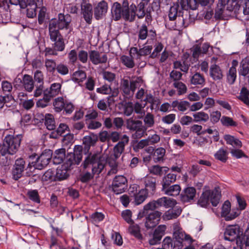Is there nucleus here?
<instances>
[{
    "mask_svg": "<svg viewBox=\"0 0 249 249\" xmlns=\"http://www.w3.org/2000/svg\"><path fill=\"white\" fill-rule=\"evenodd\" d=\"M78 57L77 51L75 49L71 50L67 54L69 64L74 66L78 62Z\"/></svg>",
    "mask_w": 249,
    "mask_h": 249,
    "instance_id": "obj_46",
    "label": "nucleus"
},
{
    "mask_svg": "<svg viewBox=\"0 0 249 249\" xmlns=\"http://www.w3.org/2000/svg\"><path fill=\"white\" fill-rule=\"evenodd\" d=\"M210 75L214 81L220 80L223 77V71L219 65L214 64L210 66Z\"/></svg>",
    "mask_w": 249,
    "mask_h": 249,
    "instance_id": "obj_23",
    "label": "nucleus"
},
{
    "mask_svg": "<svg viewBox=\"0 0 249 249\" xmlns=\"http://www.w3.org/2000/svg\"><path fill=\"white\" fill-rule=\"evenodd\" d=\"M55 73L62 76L67 75L69 73V66L63 62L57 64Z\"/></svg>",
    "mask_w": 249,
    "mask_h": 249,
    "instance_id": "obj_49",
    "label": "nucleus"
},
{
    "mask_svg": "<svg viewBox=\"0 0 249 249\" xmlns=\"http://www.w3.org/2000/svg\"><path fill=\"white\" fill-rule=\"evenodd\" d=\"M53 151L46 149L36 159L35 166L38 170H42L45 168L49 163L52 158Z\"/></svg>",
    "mask_w": 249,
    "mask_h": 249,
    "instance_id": "obj_10",
    "label": "nucleus"
},
{
    "mask_svg": "<svg viewBox=\"0 0 249 249\" xmlns=\"http://www.w3.org/2000/svg\"><path fill=\"white\" fill-rule=\"evenodd\" d=\"M227 152L224 148H221L219 149L214 154L215 159L225 162L227 160Z\"/></svg>",
    "mask_w": 249,
    "mask_h": 249,
    "instance_id": "obj_60",
    "label": "nucleus"
},
{
    "mask_svg": "<svg viewBox=\"0 0 249 249\" xmlns=\"http://www.w3.org/2000/svg\"><path fill=\"white\" fill-rule=\"evenodd\" d=\"M176 179L177 175L173 173H170L164 176L161 181L162 189H166V187L175 182Z\"/></svg>",
    "mask_w": 249,
    "mask_h": 249,
    "instance_id": "obj_32",
    "label": "nucleus"
},
{
    "mask_svg": "<svg viewBox=\"0 0 249 249\" xmlns=\"http://www.w3.org/2000/svg\"><path fill=\"white\" fill-rule=\"evenodd\" d=\"M26 167L25 160L21 158L17 159L15 162L12 170V178L15 180H18L23 175V173Z\"/></svg>",
    "mask_w": 249,
    "mask_h": 249,
    "instance_id": "obj_12",
    "label": "nucleus"
},
{
    "mask_svg": "<svg viewBox=\"0 0 249 249\" xmlns=\"http://www.w3.org/2000/svg\"><path fill=\"white\" fill-rule=\"evenodd\" d=\"M174 68L179 69L183 72H187L190 67V63L187 61H176L173 63Z\"/></svg>",
    "mask_w": 249,
    "mask_h": 249,
    "instance_id": "obj_43",
    "label": "nucleus"
},
{
    "mask_svg": "<svg viewBox=\"0 0 249 249\" xmlns=\"http://www.w3.org/2000/svg\"><path fill=\"white\" fill-rule=\"evenodd\" d=\"M112 187L113 192L117 195L124 192V176H116L113 180Z\"/></svg>",
    "mask_w": 249,
    "mask_h": 249,
    "instance_id": "obj_18",
    "label": "nucleus"
},
{
    "mask_svg": "<svg viewBox=\"0 0 249 249\" xmlns=\"http://www.w3.org/2000/svg\"><path fill=\"white\" fill-rule=\"evenodd\" d=\"M44 124L48 130H53L55 129V122L53 114L50 113L46 114Z\"/></svg>",
    "mask_w": 249,
    "mask_h": 249,
    "instance_id": "obj_36",
    "label": "nucleus"
},
{
    "mask_svg": "<svg viewBox=\"0 0 249 249\" xmlns=\"http://www.w3.org/2000/svg\"><path fill=\"white\" fill-rule=\"evenodd\" d=\"M221 195L217 190H206L201 194L198 200V204L201 207H205L210 201L214 207L219 203Z\"/></svg>",
    "mask_w": 249,
    "mask_h": 249,
    "instance_id": "obj_6",
    "label": "nucleus"
},
{
    "mask_svg": "<svg viewBox=\"0 0 249 249\" xmlns=\"http://www.w3.org/2000/svg\"><path fill=\"white\" fill-rule=\"evenodd\" d=\"M238 99L245 104L249 107V90L245 87H243L240 91Z\"/></svg>",
    "mask_w": 249,
    "mask_h": 249,
    "instance_id": "obj_47",
    "label": "nucleus"
},
{
    "mask_svg": "<svg viewBox=\"0 0 249 249\" xmlns=\"http://www.w3.org/2000/svg\"><path fill=\"white\" fill-rule=\"evenodd\" d=\"M148 194L146 190L141 189L134 197L135 204L139 205L142 203L148 197Z\"/></svg>",
    "mask_w": 249,
    "mask_h": 249,
    "instance_id": "obj_33",
    "label": "nucleus"
},
{
    "mask_svg": "<svg viewBox=\"0 0 249 249\" xmlns=\"http://www.w3.org/2000/svg\"><path fill=\"white\" fill-rule=\"evenodd\" d=\"M83 157V146L80 145H75L73 152L68 153L65 156V161L62 164L69 170L73 168V166L78 165Z\"/></svg>",
    "mask_w": 249,
    "mask_h": 249,
    "instance_id": "obj_5",
    "label": "nucleus"
},
{
    "mask_svg": "<svg viewBox=\"0 0 249 249\" xmlns=\"http://www.w3.org/2000/svg\"><path fill=\"white\" fill-rule=\"evenodd\" d=\"M173 87L177 89L178 96L183 95L187 92V88L186 85L181 81L174 82Z\"/></svg>",
    "mask_w": 249,
    "mask_h": 249,
    "instance_id": "obj_45",
    "label": "nucleus"
},
{
    "mask_svg": "<svg viewBox=\"0 0 249 249\" xmlns=\"http://www.w3.org/2000/svg\"><path fill=\"white\" fill-rule=\"evenodd\" d=\"M182 212V210L180 207L176 206L172 209H170L167 211L163 215V219L165 220H170L177 218L178 217Z\"/></svg>",
    "mask_w": 249,
    "mask_h": 249,
    "instance_id": "obj_26",
    "label": "nucleus"
},
{
    "mask_svg": "<svg viewBox=\"0 0 249 249\" xmlns=\"http://www.w3.org/2000/svg\"><path fill=\"white\" fill-rule=\"evenodd\" d=\"M71 22V16L69 14L64 13H59L57 18H53L50 20L48 25L49 36L50 40L53 43L52 44V47L45 48V56H57L58 52H62L65 50L64 39L60 30L69 29Z\"/></svg>",
    "mask_w": 249,
    "mask_h": 249,
    "instance_id": "obj_1",
    "label": "nucleus"
},
{
    "mask_svg": "<svg viewBox=\"0 0 249 249\" xmlns=\"http://www.w3.org/2000/svg\"><path fill=\"white\" fill-rule=\"evenodd\" d=\"M220 122L221 124L226 127H235L238 125L237 123L232 118L226 116H222Z\"/></svg>",
    "mask_w": 249,
    "mask_h": 249,
    "instance_id": "obj_48",
    "label": "nucleus"
},
{
    "mask_svg": "<svg viewBox=\"0 0 249 249\" xmlns=\"http://www.w3.org/2000/svg\"><path fill=\"white\" fill-rule=\"evenodd\" d=\"M226 77L227 82L230 85L233 84L236 79V69H229Z\"/></svg>",
    "mask_w": 249,
    "mask_h": 249,
    "instance_id": "obj_54",
    "label": "nucleus"
},
{
    "mask_svg": "<svg viewBox=\"0 0 249 249\" xmlns=\"http://www.w3.org/2000/svg\"><path fill=\"white\" fill-rule=\"evenodd\" d=\"M43 181H52L56 180L55 171L52 169L46 171L42 177Z\"/></svg>",
    "mask_w": 249,
    "mask_h": 249,
    "instance_id": "obj_52",
    "label": "nucleus"
},
{
    "mask_svg": "<svg viewBox=\"0 0 249 249\" xmlns=\"http://www.w3.org/2000/svg\"><path fill=\"white\" fill-rule=\"evenodd\" d=\"M161 213L155 211L149 213L146 217L145 226L147 229H151L157 226L160 219Z\"/></svg>",
    "mask_w": 249,
    "mask_h": 249,
    "instance_id": "obj_16",
    "label": "nucleus"
},
{
    "mask_svg": "<svg viewBox=\"0 0 249 249\" xmlns=\"http://www.w3.org/2000/svg\"><path fill=\"white\" fill-rule=\"evenodd\" d=\"M126 124L127 128L135 130L141 126L142 123L139 120L135 121L132 119H129L127 121Z\"/></svg>",
    "mask_w": 249,
    "mask_h": 249,
    "instance_id": "obj_57",
    "label": "nucleus"
},
{
    "mask_svg": "<svg viewBox=\"0 0 249 249\" xmlns=\"http://www.w3.org/2000/svg\"><path fill=\"white\" fill-rule=\"evenodd\" d=\"M78 61L82 64H86L88 62L89 56V52L84 50H81L78 52Z\"/></svg>",
    "mask_w": 249,
    "mask_h": 249,
    "instance_id": "obj_59",
    "label": "nucleus"
},
{
    "mask_svg": "<svg viewBox=\"0 0 249 249\" xmlns=\"http://www.w3.org/2000/svg\"><path fill=\"white\" fill-rule=\"evenodd\" d=\"M123 7L121 6V4L118 2H115L113 4L111 8V15L112 18L118 21L120 20L122 17L124 18V0L122 2Z\"/></svg>",
    "mask_w": 249,
    "mask_h": 249,
    "instance_id": "obj_17",
    "label": "nucleus"
},
{
    "mask_svg": "<svg viewBox=\"0 0 249 249\" xmlns=\"http://www.w3.org/2000/svg\"><path fill=\"white\" fill-rule=\"evenodd\" d=\"M138 41L140 40H143L148 38L146 41V44L151 43V42L155 40L157 37L156 32L154 29L148 30V28L145 24H142L139 29L138 32Z\"/></svg>",
    "mask_w": 249,
    "mask_h": 249,
    "instance_id": "obj_9",
    "label": "nucleus"
},
{
    "mask_svg": "<svg viewBox=\"0 0 249 249\" xmlns=\"http://www.w3.org/2000/svg\"><path fill=\"white\" fill-rule=\"evenodd\" d=\"M57 64L53 59H47L45 61V66L46 70L52 75H55Z\"/></svg>",
    "mask_w": 249,
    "mask_h": 249,
    "instance_id": "obj_39",
    "label": "nucleus"
},
{
    "mask_svg": "<svg viewBox=\"0 0 249 249\" xmlns=\"http://www.w3.org/2000/svg\"><path fill=\"white\" fill-rule=\"evenodd\" d=\"M104 158L99 153H89L81 164L84 170L91 169L93 174H100L106 165Z\"/></svg>",
    "mask_w": 249,
    "mask_h": 249,
    "instance_id": "obj_4",
    "label": "nucleus"
},
{
    "mask_svg": "<svg viewBox=\"0 0 249 249\" xmlns=\"http://www.w3.org/2000/svg\"><path fill=\"white\" fill-rule=\"evenodd\" d=\"M166 226L165 225H159L154 231L153 234L161 241L162 237L165 234Z\"/></svg>",
    "mask_w": 249,
    "mask_h": 249,
    "instance_id": "obj_53",
    "label": "nucleus"
},
{
    "mask_svg": "<svg viewBox=\"0 0 249 249\" xmlns=\"http://www.w3.org/2000/svg\"><path fill=\"white\" fill-rule=\"evenodd\" d=\"M54 111L60 113L63 111V114L69 115L72 113L74 110V105L69 100L64 99L63 97H58L55 98L53 102Z\"/></svg>",
    "mask_w": 249,
    "mask_h": 249,
    "instance_id": "obj_7",
    "label": "nucleus"
},
{
    "mask_svg": "<svg viewBox=\"0 0 249 249\" xmlns=\"http://www.w3.org/2000/svg\"><path fill=\"white\" fill-rule=\"evenodd\" d=\"M86 78V72L82 70H78L75 71L72 76V80L75 82H83Z\"/></svg>",
    "mask_w": 249,
    "mask_h": 249,
    "instance_id": "obj_50",
    "label": "nucleus"
},
{
    "mask_svg": "<svg viewBox=\"0 0 249 249\" xmlns=\"http://www.w3.org/2000/svg\"><path fill=\"white\" fill-rule=\"evenodd\" d=\"M196 195V190L194 187L185 188L181 194V200L183 202H188L193 200Z\"/></svg>",
    "mask_w": 249,
    "mask_h": 249,
    "instance_id": "obj_22",
    "label": "nucleus"
},
{
    "mask_svg": "<svg viewBox=\"0 0 249 249\" xmlns=\"http://www.w3.org/2000/svg\"><path fill=\"white\" fill-rule=\"evenodd\" d=\"M221 7L218 8L215 10L214 17L216 19H223L224 18V13L226 11L229 12L231 11L227 9V3H225V0H220Z\"/></svg>",
    "mask_w": 249,
    "mask_h": 249,
    "instance_id": "obj_40",
    "label": "nucleus"
},
{
    "mask_svg": "<svg viewBox=\"0 0 249 249\" xmlns=\"http://www.w3.org/2000/svg\"><path fill=\"white\" fill-rule=\"evenodd\" d=\"M51 100V98L47 95V94L44 92L43 98L38 100L36 103V105L38 107H45L49 105Z\"/></svg>",
    "mask_w": 249,
    "mask_h": 249,
    "instance_id": "obj_56",
    "label": "nucleus"
},
{
    "mask_svg": "<svg viewBox=\"0 0 249 249\" xmlns=\"http://www.w3.org/2000/svg\"><path fill=\"white\" fill-rule=\"evenodd\" d=\"M89 58L90 62L94 65L106 63L108 59L106 53L97 50L89 51Z\"/></svg>",
    "mask_w": 249,
    "mask_h": 249,
    "instance_id": "obj_13",
    "label": "nucleus"
},
{
    "mask_svg": "<svg viewBox=\"0 0 249 249\" xmlns=\"http://www.w3.org/2000/svg\"><path fill=\"white\" fill-rule=\"evenodd\" d=\"M144 185V190L150 195H154L156 190L157 178L151 176L147 175L143 179Z\"/></svg>",
    "mask_w": 249,
    "mask_h": 249,
    "instance_id": "obj_15",
    "label": "nucleus"
},
{
    "mask_svg": "<svg viewBox=\"0 0 249 249\" xmlns=\"http://www.w3.org/2000/svg\"><path fill=\"white\" fill-rule=\"evenodd\" d=\"M26 195L28 198L34 203H40V197L37 190H29L26 194Z\"/></svg>",
    "mask_w": 249,
    "mask_h": 249,
    "instance_id": "obj_38",
    "label": "nucleus"
},
{
    "mask_svg": "<svg viewBox=\"0 0 249 249\" xmlns=\"http://www.w3.org/2000/svg\"><path fill=\"white\" fill-rule=\"evenodd\" d=\"M21 135H8L4 138L0 146V152L2 156H5V160L2 159V164L4 166H8L13 161L11 156L15 154L18 151L22 140Z\"/></svg>",
    "mask_w": 249,
    "mask_h": 249,
    "instance_id": "obj_3",
    "label": "nucleus"
},
{
    "mask_svg": "<svg viewBox=\"0 0 249 249\" xmlns=\"http://www.w3.org/2000/svg\"><path fill=\"white\" fill-rule=\"evenodd\" d=\"M108 10V4L105 0H102L94 5V16L96 20H100L106 16Z\"/></svg>",
    "mask_w": 249,
    "mask_h": 249,
    "instance_id": "obj_14",
    "label": "nucleus"
},
{
    "mask_svg": "<svg viewBox=\"0 0 249 249\" xmlns=\"http://www.w3.org/2000/svg\"><path fill=\"white\" fill-rule=\"evenodd\" d=\"M237 246H239L240 249H244L245 248L247 249L249 248V232L243 235L241 238L237 240Z\"/></svg>",
    "mask_w": 249,
    "mask_h": 249,
    "instance_id": "obj_42",
    "label": "nucleus"
},
{
    "mask_svg": "<svg viewBox=\"0 0 249 249\" xmlns=\"http://www.w3.org/2000/svg\"><path fill=\"white\" fill-rule=\"evenodd\" d=\"M11 15L9 11L3 9L0 11V23L6 24L11 20Z\"/></svg>",
    "mask_w": 249,
    "mask_h": 249,
    "instance_id": "obj_58",
    "label": "nucleus"
},
{
    "mask_svg": "<svg viewBox=\"0 0 249 249\" xmlns=\"http://www.w3.org/2000/svg\"><path fill=\"white\" fill-rule=\"evenodd\" d=\"M125 20H127L129 21H133L134 20L136 14V12L137 7L135 4H132L129 7H128V3L127 0H125Z\"/></svg>",
    "mask_w": 249,
    "mask_h": 249,
    "instance_id": "obj_27",
    "label": "nucleus"
},
{
    "mask_svg": "<svg viewBox=\"0 0 249 249\" xmlns=\"http://www.w3.org/2000/svg\"><path fill=\"white\" fill-rule=\"evenodd\" d=\"M82 13L83 18L88 24H90L92 22L93 10L91 4L87 3L84 4L81 7Z\"/></svg>",
    "mask_w": 249,
    "mask_h": 249,
    "instance_id": "obj_21",
    "label": "nucleus"
},
{
    "mask_svg": "<svg viewBox=\"0 0 249 249\" xmlns=\"http://www.w3.org/2000/svg\"><path fill=\"white\" fill-rule=\"evenodd\" d=\"M22 83L25 89L28 92H31L34 88V82L32 76L25 74L22 78Z\"/></svg>",
    "mask_w": 249,
    "mask_h": 249,
    "instance_id": "obj_31",
    "label": "nucleus"
},
{
    "mask_svg": "<svg viewBox=\"0 0 249 249\" xmlns=\"http://www.w3.org/2000/svg\"><path fill=\"white\" fill-rule=\"evenodd\" d=\"M138 186L137 184H133L131 185L129 189H128V193L129 194V196L125 195V207H127V205L129 204L130 202V197H134L135 194H136L138 192Z\"/></svg>",
    "mask_w": 249,
    "mask_h": 249,
    "instance_id": "obj_51",
    "label": "nucleus"
},
{
    "mask_svg": "<svg viewBox=\"0 0 249 249\" xmlns=\"http://www.w3.org/2000/svg\"><path fill=\"white\" fill-rule=\"evenodd\" d=\"M209 48V45L207 43L196 44L191 49L192 56L194 59H198L201 54H206Z\"/></svg>",
    "mask_w": 249,
    "mask_h": 249,
    "instance_id": "obj_19",
    "label": "nucleus"
},
{
    "mask_svg": "<svg viewBox=\"0 0 249 249\" xmlns=\"http://www.w3.org/2000/svg\"><path fill=\"white\" fill-rule=\"evenodd\" d=\"M66 156V149L64 148L56 150L52 154V160L54 164L61 163Z\"/></svg>",
    "mask_w": 249,
    "mask_h": 249,
    "instance_id": "obj_24",
    "label": "nucleus"
},
{
    "mask_svg": "<svg viewBox=\"0 0 249 249\" xmlns=\"http://www.w3.org/2000/svg\"><path fill=\"white\" fill-rule=\"evenodd\" d=\"M161 190L165 195L175 196L179 194L181 187L178 184H175L168 186L166 189H162Z\"/></svg>",
    "mask_w": 249,
    "mask_h": 249,
    "instance_id": "obj_29",
    "label": "nucleus"
},
{
    "mask_svg": "<svg viewBox=\"0 0 249 249\" xmlns=\"http://www.w3.org/2000/svg\"><path fill=\"white\" fill-rule=\"evenodd\" d=\"M98 140L97 135L93 133H90L88 136H85L83 139V144L84 145L85 150L88 152L91 146L95 145Z\"/></svg>",
    "mask_w": 249,
    "mask_h": 249,
    "instance_id": "obj_20",
    "label": "nucleus"
},
{
    "mask_svg": "<svg viewBox=\"0 0 249 249\" xmlns=\"http://www.w3.org/2000/svg\"><path fill=\"white\" fill-rule=\"evenodd\" d=\"M224 140L227 144L232 145L233 147L240 148L242 146V143L240 140L230 135H225Z\"/></svg>",
    "mask_w": 249,
    "mask_h": 249,
    "instance_id": "obj_34",
    "label": "nucleus"
},
{
    "mask_svg": "<svg viewBox=\"0 0 249 249\" xmlns=\"http://www.w3.org/2000/svg\"><path fill=\"white\" fill-rule=\"evenodd\" d=\"M193 116L194 117V122L195 123H206L209 119V114L203 111L194 113Z\"/></svg>",
    "mask_w": 249,
    "mask_h": 249,
    "instance_id": "obj_37",
    "label": "nucleus"
},
{
    "mask_svg": "<svg viewBox=\"0 0 249 249\" xmlns=\"http://www.w3.org/2000/svg\"><path fill=\"white\" fill-rule=\"evenodd\" d=\"M132 212L129 210H125V221L130 224L128 228V232L138 239L142 238V234L141 233L140 228L137 224H135L131 219Z\"/></svg>",
    "mask_w": 249,
    "mask_h": 249,
    "instance_id": "obj_11",
    "label": "nucleus"
},
{
    "mask_svg": "<svg viewBox=\"0 0 249 249\" xmlns=\"http://www.w3.org/2000/svg\"><path fill=\"white\" fill-rule=\"evenodd\" d=\"M57 136H64L72 138V135L70 134V130L69 126L65 123H60L56 130Z\"/></svg>",
    "mask_w": 249,
    "mask_h": 249,
    "instance_id": "obj_30",
    "label": "nucleus"
},
{
    "mask_svg": "<svg viewBox=\"0 0 249 249\" xmlns=\"http://www.w3.org/2000/svg\"><path fill=\"white\" fill-rule=\"evenodd\" d=\"M143 122L147 127H152L155 124L154 115L151 113H147L143 119Z\"/></svg>",
    "mask_w": 249,
    "mask_h": 249,
    "instance_id": "obj_63",
    "label": "nucleus"
},
{
    "mask_svg": "<svg viewBox=\"0 0 249 249\" xmlns=\"http://www.w3.org/2000/svg\"><path fill=\"white\" fill-rule=\"evenodd\" d=\"M165 154V150L162 147L157 148L153 154V160L155 162H159L163 160V157Z\"/></svg>",
    "mask_w": 249,
    "mask_h": 249,
    "instance_id": "obj_44",
    "label": "nucleus"
},
{
    "mask_svg": "<svg viewBox=\"0 0 249 249\" xmlns=\"http://www.w3.org/2000/svg\"><path fill=\"white\" fill-rule=\"evenodd\" d=\"M239 73L244 76H246L249 74V62L247 60L242 61Z\"/></svg>",
    "mask_w": 249,
    "mask_h": 249,
    "instance_id": "obj_55",
    "label": "nucleus"
},
{
    "mask_svg": "<svg viewBox=\"0 0 249 249\" xmlns=\"http://www.w3.org/2000/svg\"><path fill=\"white\" fill-rule=\"evenodd\" d=\"M242 235L243 230L238 225L227 226L224 234V239L226 240L232 242L236 240V243L237 240L239 238H241Z\"/></svg>",
    "mask_w": 249,
    "mask_h": 249,
    "instance_id": "obj_8",
    "label": "nucleus"
},
{
    "mask_svg": "<svg viewBox=\"0 0 249 249\" xmlns=\"http://www.w3.org/2000/svg\"><path fill=\"white\" fill-rule=\"evenodd\" d=\"M1 88L5 95H12V85L10 82L6 80L3 81L1 82Z\"/></svg>",
    "mask_w": 249,
    "mask_h": 249,
    "instance_id": "obj_61",
    "label": "nucleus"
},
{
    "mask_svg": "<svg viewBox=\"0 0 249 249\" xmlns=\"http://www.w3.org/2000/svg\"><path fill=\"white\" fill-rule=\"evenodd\" d=\"M160 206H164L166 208L173 207L176 203V200L167 197H162L158 199Z\"/></svg>",
    "mask_w": 249,
    "mask_h": 249,
    "instance_id": "obj_41",
    "label": "nucleus"
},
{
    "mask_svg": "<svg viewBox=\"0 0 249 249\" xmlns=\"http://www.w3.org/2000/svg\"><path fill=\"white\" fill-rule=\"evenodd\" d=\"M231 205L229 201H226L222 207L221 216L225 219L231 211Z\"/></svg>",
    "mask_w": 249,
    "mask_h": 249,
    "instance_id": "obj_64",
    "label": "nucleus"
},
{
    "mask_svg": "<svg viewBox=\"0 0 249 249\" xmlns=\"http://www.w3.org/2000/svg\"><path fill=\"white\" fill-rule=\"evenodd\" d=\"M89 218L93 222L99 223L105 219V215L102 213L95 212L89 215Z\"/></svg>",
    "mask_w": 249,
    "mask_h": 249,
    "instance_id": "obj_62",
    "label": "nucleus"
},
{
    "mask_svg": "<svg viewBox=\"0 0 249 249\" xmlns=\"http://www.w3.org/2000/svg\"><path fill=\"white\" fill-rule=\"evenodd\" d=\"M61 88V84L58 83H54L52 84L49 89H47L44 90V92L47 94L51 99L52 98L57 95Z\"/></svg>",
    "mask_w": 249,
    "mask_h": 249,
    "instance_id": "obj_28",
    "label": "nucleus"
},
{
    "mask_svg": "<svg viewBox=\"0 0 249 249\" xmlns=\"http://www.w3.org/2000/svg\"><path fill=\"white\" fill-rule=\"evenodd\" d=\"M70 171L68 167L63 164L59 166L56 169L55 173L56 180L61 181L67 179L69 177V174L68 173Z\"/></svg>",
    "mask_w": 249,
    "mask_h": 249,
    "instance_id": "obj_25",
    "label": "nucleus"
},
{
    "mask_svg": "<svg viewBox=\"0 0 249 249\" xmlns=\"http://www.w3.org/2000/svg\"><path fill=\"white\" fill-rule=\"evenodd\" d=\"M196 0H178L170 7L168 13V20H166L165 26L170 30H179L186 28L189 25V21L180 15L183 10L189 9L195 10L197 8Z\"/></svg>",
    "mask_w": 249,
    "mask_h": 249,
    "instance_id": "obj_2",
    "label": "nucleus"
},
{
    "mask_svg": "<svg viewBox=\"0 0 249 249\" xmlns=\"http://www.w3.org/2000/svg\"><path fill=\"white\" fill-rule=\"evenodd\" d=\"M190 83L195 86H203L205 84V79L203 75L196 72L191 77Z\"/></svg>",
    "mask_w": 249,
    "mask_h": 249,
    "instance_id": "obj_35",
    "label": "nucleus"
}]
</instances>
